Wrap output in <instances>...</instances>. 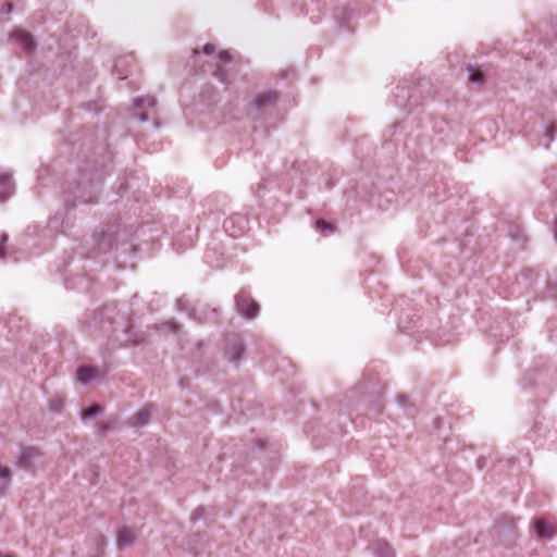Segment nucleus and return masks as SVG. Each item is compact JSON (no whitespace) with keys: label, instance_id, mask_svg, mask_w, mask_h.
<instances>
[{"label":"nucleus","instance_id":"nucleus-1","mask_svg":"<svg viewBox=\"0 0 557 557\" xmlns=\"http://www.w3.org/2000/svg\"><path fill=\"white\" fill-rule=\"evenodd\" d=\"M100 180L96 182L82 173L79 181L70 184L64 191V201L67 206L75 207L76 202L92 203L96 202L99 193Z\"/></svg>","mask_w":557,"mask_h":557},{"label":"nucleus","instance_id":"nucleus-2","mask_svg":"<svg viewBox=\"0 0 557 557\" xmlns=\"http://www.w3.org/2000/svg\"><path fill=\"white\" fill-rule=\"evenodd\" d=\"M95 242L94 249L97 253H107L113 249V245L115 244V250L119 251V256L125 255L127 252H136V247L132 244L127 243H117V231L113 230L111 226H103L99 232H96L92 236Z\"/></svg>","mask_w":557,"mask_h":557},{"label":"nucleus","instance_id":"nucleus-3","mask_svg":"<svg viewBox=\"0 0 557 557\" xmlns=\"http://www.w3.org/2000/svg\"><path fill=\"white\" fill-rule=\"evenodd\" d=\"M236 306L239 313L248 319H253L259 312V305L245 292L236 296Z\"/></svg>","mask_w":557,"mask_h":557},{"label":"nucleus","instance_id":"nucleus-4","mask_svg":"<svg viewBox=\"0 0 557 557\" xmlns=\"http://www.w3.org/2000/svg\"><path fill=\"white\" fill-rule=\"evenodd\" d=\"M278 94L276 91L267 90L258 94L251 101L250 106L257 111L265 112L273 109L276 106Z\"/></svg>","mask_w":557,"mask_h":557},{"label":"nucleus","instance_id":"nucleus-5","mask_svg":"<svg viewBox=\"0 0 557 557\" xmlns=\"http://www.w3.org/2000/svg\"><path fill=\"white\" fill-rule=\"evenodd\" d=\"M223 228L232 237L242 236L247 228V220L242 214H233L224 220Z\"/></svg>","mask_w":557,"mask_h":557},{"label":"nucleus","instance_id":"nucleus-6","mask_svg":"<svg viewBox=\"0 0 557 557\" xmlns=\"http://www.w3.org/2000/svg\"><path fill=\"white\" fill-rule=\"evenodd\" d=\"M203 260L209 267L214 269H222L226 264L224 253L219 246L208 247L205 252Z\"/></svg>","mask_w":557,"mask_h":557},{"label":"nucleus","instance_id":"nucleus-7","mask_svg":"<svg viewBox=\"0 0 557 557\" xmlns=\"http://www.w3.org/2000/svg\"><path fill=\"white\" fill-rule=\"evenodd\" d=\"M152 408V405H147L146 407L134 413L128 419V424L134 428H141L147 425L151 418Z\"/></svg>","mask_w":557,"mask_h":557},{"label":"nucleus","instance_id":"nucleus-8","mask_svg":"<svg viewBox=\"0 0 557 557\" xmlns=\"http://www.w3.org/2000/svg\"><path fill=\"white\" fill-rule=\"evenodd\" d=\"M156 104V99L153 97H145L138 98L135 101V112L133 115L137 117L141 122H146L149 120L148 114L145 112L146 108H152Z\"/></svg>","mask_w":557,"mask_h":557},{"label":"nucleus","instance_id":"nucleus-9","mask_svg":"<svg viewBox=\"0 0 557 557\" xmlns=\"http://www.w3.org/2000/svg\"><path fill=\"white\" fill-rule=\"evenodd\" d=\"M245 352V347H244V344L243 342L236 337V336H233L230 341H228V344H227V347H226V356L227 358L231 360V361H238L240 360V358L243 357Z\"/></svg>","mask_w":557,"mask_h":557},{"label":"nucleus","instance_id":"nucleus-10","mask_svg":"<svg viewBox=\"0 0 557 557\" xmlns=\"http://www.w3.org/2000/svg\"><path fill=\"white\" fill-rule=\"evenodd\" d=\"M40 455L39 450L34 447H26L17 460V466L24 470H32L34 460Z\"/></svg>","mask_w":557,"mask_h":557},{"label":"nucleus","instance_id":"nucleus-11","mask_svg":"<svg viewBox=\"0 0 557 557\" xmlns=\"http://www.w3.org/2000/svg\"><path fill=\"white\" fill-rule=\"evenodd\" d=\"M14 193L12 175L0 171V201H5Z\"/></svg>","mask_w":557,"mask_h":557},{"label":"nucleus","instance_id":"nucleus-12","mask_svg":"<svg viewBox=\"0 0 557 557\" xmlns=\"http://www.w3.org/2000/svg\"><path fill=\"white\" fill-rule=\"evenodd\" d=\"M533 527L539 537H553L557 533L556 525H549L544 519H534Z\"/></svg>","mask_w":557,"mask_h":557},{"label":"nucleus","instance_id":"nucleus-13","mask_svg":"<svg viewBox=\"0 0 557 557\" xmlns=\"http://www.w3.org/2000/svg\"><path fill=\"white\" fill-rule=\"evenodd\" d=\"M13 39L18 42L21 46H23V48L28 51V52H32L35 50L36 48V42L35 40L33 39L32 35L22 30V29H17L13 33L12 35Z\"/></svg>","mask_w":557,"mask_h":557},{"label":"nucleus","instance_id":"nucleus-14","mask_svg":"<svg viewBox=\"0 0 557 557\" xmlns=\"http://www.w3.org/2000/svg\"><path fill=\"white\" fill-rule=\"evenodd\" d=\"M134 62V58L132 55H124L116 59L113 71L119 79H125L127 77V72L125 69L132 65Z\"/></svg>","mask_w":557,"mask_h":557},{"label":"nucleus","instance_id":"nucleus-15","mask_svg":"<svg viewBox=\"0 0 557 557\" xmlns=\"http://www.w3.org/2000/svg\"><path fill=\"white\" fill-rule=\"evenodd\" d=\"M135 540H136V534H135L134 530L131 528L123 527L117 532V545L120 547L131 546L134 544Z\"/></svg>","mask_w":557,"mask_h":557},{"label":"nucleus","instance_id":"nucleus-16","mask_svg":"<svg viewBox=\"0 0 557 557\" xmlns=\"http://www.w3.org/2000/svg\"><path fill=\"white\" fill-rule=\"evenodd\" d=\"M374 552L377 557H395L393 548L384 540H379L375 542Z\"/></svg>","mask_w":557,"mask_h":557},{"label":"nucleus","instance_id":"nucleus-17","mask_svg":"<svg viewBox=\"0 0 557 557\" xmlns=\"http://www.w3.org/2000/svg\"><path fill=\"white\" fill-rule=\"evenodd\" d=\"M77 380L82 384H86L89 381L94 380L97 375V370L90 367H79L76 371Z\"/></svg>","mask_w":557,"mask_h":557},{"label":"nucleus","instance_id":"nucleus-18","mask_svg":"<svg viewBox=\"0 0 557 557\" xmlns=\"http://www.w3.org/2000/svg\"><path fill=\"white\" fill-rule=\"evenodd\" d=\"M467 69L469 72V81L471 83H474L478 85H482L484 83V74L481 70H479L472 65H468Z\"/></svg>","mask_w":557,"mask_h":557},{"label":"nucleus","instance_id":"nucleus-19","mask_svg":"<svg viewBox=\"0 0 557 557\" xmlns=\"http://www.w3.org/2000/svg\"><path fill=\"white\" fill-rule=\"evenodd\" d=\"M102 412V408L99 405H92L83 412V418H94Z\"/></svg>","mask_w":557,"mask_h":557},{"label":"nucleus","instance_id":"nucleus-20","mask_svg":"<svg viewBox=\"0 0 557 557\" xmlns=\"http://www.w3.org/2000/svg\"><path fill=\"white\" fill-rule=\"evenodd\" d=\"M213 75L221 82V83H224V84H228L230 81L227 79V74H226V71L223 66L221 65H218L216 69L214 70L213 72Z\"/></svg>","mask_w":557,"mask_h":557},{"label":"nucleus","instance_id":"nucleus-21","mask_svg":"<svg viewBox=\"0 0 557 557\" xmlns=\"http://www.w3.org/2000/svg\"><path fill=\"white\" fill-rule=\"evenodd\" d=\"M64 406V400L62 398H53L49 401V409L52 412H60Z\"/></svg>","mask_w":557,"mask_h":557},{"label":"nucleus","instance_id":"nucleus-22","mask_svg":"<svg viewBox=\"0 0 557 557\" xmlns=\"http://www.w3.org/2000/svg\"><path fill=\"white\" fill-rule=\"evenodd\" d=\"M557 129L554 125H549L546 129L545 134V143L543 144L545 147H548L550 143L554 140L555 134Z\"/></svg>","mask_w":557,"mask_h":557},{"label":"nucleus","instance_id":"nucleus-23","mask_svg":"<svg viewBox=\"0 0 557 557\" xmlns=\"http://www.w3.org/2000/svg\"><path fill=\"white\" fill-rule=\"evenodd\" d=\"M9 236L7 233H2L0 237V259L4 258L5 251H4V244L7 243Z\"/></svg>","mask_w":557,"mask_h":557},{"label":"nucleus","instance_id":"nucleus-24","mask_svg":"<svg viewBox=\"0 0 557 557\" xmlns=\"http://www.w3.org/2000/svg\"><path fill=\"white\" fill-rule=\"evenodd\" d=\"M315 227L318 230H320V231H325V230H331L332 228L331 225L326 221H324V220H318L315 222Z\"/></svg>","mask_w":557,"mask_h":557},{"label":"nucleus","instance_id":"nucleus-25","mask_svg":"<svg viewBox=\"0 0 557 557\" xmlns=\"http://www.w3.org/2000/svg\"><path fill=\"white\" fill-rule=\"evenodd\" d=\"M218 58H219V60H220V61H223V62H228V61H230V59H231V57H230V54H228V52H227V51H222V52H220V53L218 54Z\"/></svg>","mask_w":557,"mask_h":557},{"label":"nucleus","instance_id":"nucleus-26","mask_svg":"<svg viewBox=\"0 0 557 557\" xmlns=\"http://www.w3.org/2000/svg\"><path fill=\"white\" fill-rule=\"evenodd\" d=\"M202 51L206 54H212L214 52V46L211 44H207L203 46Z\"/></svg>","mask_w":557,"mask_h":557},{"label":"nucleus","instance_id":"nucleus-27","mask_svg":"<svg viewBox=\"0 0 557 557\" xmlns=\"http://www.w3.org/2000/svg\"><path fill=\"white\" fill-rule=\"evenodd\" d=\"M522 275L524 278H529L530 276L532 275H536L539 276L540 274L539 273H535L534 270L532 269H525L523 272H522Z\"/></svg>","mask_w":557,"mask_h":557},{"label":"nucleus","instance_id":"nucleus-28","mask_svg":"<svg viewBox=\"0 0 557 557\" xmlns=\"http://www.w3.org/2000/svg\"><path fill=\"white\" fill-rule=\"evenodd\" d=\"M397 399H398V403H399L400 405H405V404H406V401H407V396H405V395H399V396L397 397Z\"/></svg>","mask_w":557,"mask_h":557},{"label":"nucleus","instance_id":"nucleus-29","mask_svg":"<svg viewBox=\"0 0 557 557\" xmlns=\"http://www.w3.org/2000/svg\"><path fill=\"white\" fill-rule=\"evenodd\" d=\"M548 288L549 290L556 289V294H554L553 296L557 297V281H555L553 284H548Z\"/></svg>","mask_w":557,"mask_h":557},{"label":"nucleus","instance_id":"nucleus-30","mask_svg":"<svg viewBox=\"0 0 557 557\" xmlns=\"http://www.w3.org/2000/svg\"><path fill=\"white\" fill-rule=\"evenodd\" d=\"M553 233H554L555 240L557 242V218L555 219V222H554Z\"/></svg>","mask_w":557,"mask_h":557},{"label":"nucleus","instance_id":"nucleus-31","mask_svg":"<svg viewBox=\"0 0 557 557\" xmlns=\"http://www.w3.org/2000/svg\"><path fill=\"white\" fill-rule=\"evenodd\" d=\"M104 544H106V539L103 536H100V539L98 541V545L102 547Z\"/></svg>","mask_w":557,"mask_h":557},{"label":"nucleus","instance_id":"nucleus-32","mask_svg":"<svg viewBox=\"0 0 557 557\" xmlns=\"http://www.w3.org/2000/svg\"><path fill=\"white\" fill-rule=\"evenodd\" d=\"M100 432H101L102 434H106V432H107V426H106V425H101V426H100Z\"/></svg>","mask_w":557,"mask_h":557},{"label":"nucleus","instance_id":"nucleus-33","mask_svg":"<svg viewBox=\"0 0 557 557\" xmlns=\"http://www.w3.org/2000/svg\"><path fill=\"white\" fill-rule=\"evenodd\" d=\"M478 466H479V468L483 467V458L478 459Z\"/></svg>","mask_w":557,"mask_h":557},{"label":"nucleus","instance_id":"nucleus-34","mask_svg":"<svg viewBox=\"0 0 557 557\" xmlns=\"http://www.w3.org/2000/svg\"><path fill=\"white\" fill-rule=\"evenodd\" d=\"M7 11L10 12L12 10V4L11 3H7Z\"/></svg>","mask_w":557,"mask_h":557},{"label":"nucleus","instance_id":"nucleus-35","mask_svg":"<svg viewBox=\"0 0 557 557\" xmlns=\"http://www.w3.org/2000/svg\"><path fill=\"white\" fill-rule=\"evenodd\" d=\"M5 557H12V556H5Z\"/></svg>","mask_w":557,"mask_h":557},{"label":"nucleus","instance_id":"nucleus-36","mask_svg":"<svg viewBox=\"0 0 557 557\" xmlns=\"http://www.w3.org/2000/svg\"><path fill=\"white\" fill-rule=\"evenodd\" d=\"M0 557H2V555L0 554Z\"/></svg>","mask_w":557,"mask_h":557}]
</instances>
